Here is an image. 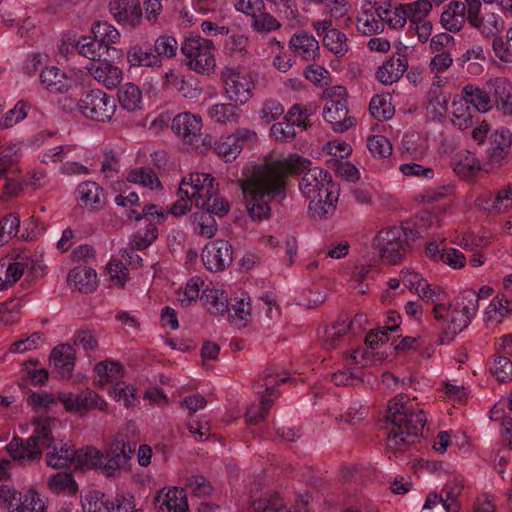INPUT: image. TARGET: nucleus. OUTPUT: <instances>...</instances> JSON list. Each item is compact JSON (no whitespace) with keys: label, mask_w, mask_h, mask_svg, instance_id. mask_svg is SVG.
<instances>
[{"label":"nucleus","mask_w":512,"mask_h":512,"mask_svg":"<svg viewBox=\"0 0 512 512\" xmlns=\"http://www.w3.org/2000/svg\"><path fill=\"white\" fill-rule=\"evenodd\" d=\"M83 512H110L108 501L103 494L91 492L82 501Z\"/></svg>","instance_id":"nucleus-64"},{"label":"nucleus","mask_w":512,"mask_h":512,"mask_svg":"<svg viewBox=\"0 0 512 512\" xmlns=\"http://www.w3.org/2000/svg\"><path fill=\"white\" fill-rule=\"evenodd\" d=\"M86 69L97 82L108 89L117 87L122 80V70L106 59L99 62H90Z\"/></svg>","instance_id":"nucleus-22"},{"label":"nucleus","mask_w":512,"mask_h":512,"mask_svg":"<svg viewBox=\"0 0 512 512\" xmlns=\"http://www.w3.org/2000/svg\"><path fill=\"white\" fill-rule=\"evenodd\" d=\"M135 451V443L130 444L125 435L117 434L103 454L102 473L106 477H116L123 471H130V460Z\"/></svg>","instance_id":"nucleus-6"},{"label":"nucleus","mask_w":512,"mask_h":512,"mask_svg":"<svg viewBox=\"0 0 512 512\" xmlns=\"http://www.w3.org/2000/svg\"><path fill=\"white\" fill-rule=\"evenodd\" d=\"M192 224L197 234L212 238L217 232V223L214 215L206 210L195 212L191 215Z\"/></svg>","instance_id":"nucleus-44"},{"label":"nucleus","mask_w":512,"mask_h":512,"mask_svg":"<svg viewBox=\"0 0 512 512\" xmlns=\"http://www.w3.org/2000/svg\"><path fill=\"white\" fill-rule=\"evenodd\" d=\"M56 424V419L51 417L45 418V427L48 430V435L46 438H43L42 450H46L45 461L47 466L60 469L66 468L73 463L75 449L63 440H58L54 437L53 429L56 427Z\"/></svg>","instance_id":"nucleus-8"},{"label":"nucleus","mask_w":512,"mask_h":512,"mask_svg":"<svg viewBox=\"0 0 512 512\" xmlns=\"http://www.w3.org/2000/svg\"><path fill=\"white\" fill-rule=\"evenodd\" d=\"M92 33L94 38L109 51L114 50L112 45L120 38L118 30L107 22H97L92 28Z\"/></svg>","instance_id":"nucleus-47"},{"label":"nucleus","mask_w":512,"mask_h":512,"mask_svg":"<svg viewBox=\"0 0 512 512\" xmlns=\"http://www.w3.org/2000/svg\"><path fill=\"white\" fill-rule=\"evenodd\" d=\"M371 115L377 120H387L393 115L391 103L381 96H374L369 104Z\"/></svg>","instance_id":"nucleus-63"},{"label":"nucleus","mask_w":512,"mask_h":512,"mask_svg":"<svg viewBox=\"0 0 512 512\" xmlns=\"http://www.w3.org/2000/svg\"><path fill=\"white\" fill-rule=\"evenodd\" d=\"M289 48L306 61H315L320 57L318 40L313 35L304 31L291 36Z\"/></svg>","instance_id":"nucleus-24"},{"label":"nucleus","mask_w":512,"mask_h":512,"mask_svg":"<svg viewBox=\"0 0 512 512\" xmlns=\"http://www.w3.org/2000/svg\"><path fill=\"white\" fill-rule=\"evenodd\" d=\"M452 303L456 311H462L473 319L479 309V296L476 294L475 290L465 289L454 298Z\"/></svg>","instance_id":"nucleus-42"},{"label":"nucleus","mask_w":512,"mask_h":512,"mask_svg":"<svg viewBox=\"0 0 512 512\" xmlns=\"http://www.w3.org/2000/svg\"><path fill=\"white\" fill-rule=\"evenodd\" d=\"M352 322L346 324L345 322L333 324L325 329L323 336V343L326 349H332L336 346L340 338L347 333L351 327Z\"/></svg>","instance_id":"nucleus-62"},{"label":"nucleus","mask_w":512,"mask_h":512,"mask_svg":"<svg viewBox=\"0 0 512 512\" xmlns=\"http://www.w3.org/2000/svg\"><path fill=\"white\" fill-rule=\"evenodd\" d=\"M153 51L158 55V59L174 58L178 51V42L172 35L162 34L154 41Z\"/></svg>","instance_id":"nucleus-50"},{"label":"nucleus","mask_w":512,"mask_h":512,"mask_svg":"<svg viewBox=\"0 0 512 512\" xmlns=\"http://www.w3.org/2000/svg\"><path fill=\"white\" fill-rule=\"evenodd\" d=\"M200 301L211 315L224 316L230 306L226 292L215 288H205Z\"/></svg>","instance_id":"nucleus-30"},{"label":"nucleus","mask_w":512,"mask_h":512,"mask_svg":"<svg viewBox=\"0 0 512 512\" xmlns=\"http://www.w3.org/2000/svg\"><path fill=\"white\" fill-rule=\"evenodd\" d=\"M158 230L155 224L149 223L145 229L135 233L131 239L132 250H143L149 247L157 238Z\"/></svg>","instance_id":"nucleus-55"},{"label":"nucleus","mask_w":512,"mask_h":512,"mask_svg":"<svg viewBox=\"0 0 512 512\" xmlns=\"http://www.w3.org/2000/svg\"><path fill=\"white\" fill-rule=\"evenodd\" d=\"M308 164V159L298 154H291L286 158L257 166L252 175L241 183L251 218L254 220L269 218L270 199L284 196L287 177L293 173L302 172Z\"/></svg>","instance_id":"nucleus-1"},{"label":"nucleus","mask_w":512,"mask_h":512,"mask_svg":"<svg viewBox=\"0 0 512 512\" xmlns=\"http://www.w3.org/2000/svg\"><path fill=\"white\" fill-rule=\"evenodd\" d=\"M127 180L129 182L140 184L144 187H148L151 189L158 188L161 186V183L156 173L152 169L144 167L132 170L128 174Z\"/></svg>","instance_id":"nucleus-52"},{"label":"nucleus","mask_w":512,"mask_h":512,"mask_svg":"<svg viewBox=\"0 0 512 512\" xmlns=\"http://www.w3.org/2000/svg\"><path fill=\"white\" fill-rule=\"evenodd\" d=\"M312 27L322 39L323 46L334 56L341 58L349 52L350 46L346 34L334 28L331 20L314 21Z\"/></svg>","instance_id":"nucleus-13"},{"label":"nucleus","mask_w":512,"mask_h":512,"mask_svg":"<svg viewBox=\"0 0 512 512\" xmlns=\"http://www.w3.org/2000/svg\"><path fill=\"white\" fill-rule=\"evenodd\" d=\"M463 100L471 104L478 112L486 113L491 110V99L488 95L487 81L482 85L467 84L462 88Z\"/></svg>","instance_id":"nucleus-28"},{"label":"nucleus","mask_w":512,"mask_h":512,"mask_svg":"<svg viewBox=\"0 0 512 512\" xmlns=\"http://www.w3.org/2000/svg\"><path fill=\"white\" fill-rule=\"evenodd\" d=\"M228 320L237 328L247 325L250 320V304L241 299L226 312Z\"/></svg>","instance_id":"nucleus-58"},{"label":"nucleus","mask_w":512,"mask_h":512,"mask_svg":"<svg viewBox=\"0 0 512 512\" xmlns=\"http://www.w3.org/2000/svg\"><path fill=\"white\" fill-rule=\"evenodd\" d=\"M58 399L63 403L67 411L77 413L81 416L94 408L101 411L107 408L105 400L90 389H85L78 394L60 393Z\"/></svg>","instance_id":"nucleus-14"},{"label":"nucleus","mask_w":512,"mask_h":512,"mask_svg":"<svg viewBox=\"0 0 512 512\" xmlns=\"http://www.w3.org/2000/svg\"><path fill=\"white\" fill-rule=\"evenodd\" d=\"M311 162L303 169L299 189L309 201L308 213L313 219L331 217L339 197V187L332 181L331 175L319 167L309 168ZM301 174V172L299 173Z\"/></svg>","instance_id":"nucleus-3"},{"label":"nucleus","mask_w":512,"mask_h":512,"mask_svg":"<svg viewBox=\"0 0 512 512\" xmlns=\"http://www.w3.org/2000/svg\"><path fill=\"white\" fill-rule=\"evenodd\" d=\"M232 245L225 240L208 243L201 254L203 264L212 272L222 271L232 263Z\"/></svg>","instance_id":"nucleus-16"},{"label":"nucleus","mask_w":512,"mask_h":512,"mask_svg":"<svg viewBox=\"0 0 512 512\" xmlns=\"http://www.w3.org/2000/svg\"><path fill=\"white\" fill-rule=\"evenodd\" d=\"M100 386H104L109 382L118 380L123 376V366L118 362L102 361L96 364L94 368Z\"/></svg>","instance_id":"nucleus-46"},{"label":"nucleus","mask_w":512,"mask_h":512,"mask_svg":"<svg viewBox=\"0 0 512 512\" xmlns=\"http://www.w3.org/2000/svg\"><path fill=\"white\" fill-rule=\"evenodd\" d=\"M217 186L214 177L210 174L191 173L188 180L183 178L181 181L178 194L189 196L195 206L202 210L217 194Z\"/></svg>","instance_id":"nucleus-9"},{"label":"nucleus","mask_w":512,"mask_h":512,"mask_svg":"<svg viewBox=\"0 0 512 512\" xmlns=\"http://www.w3.org/2000/svg\"><path fill=\"white\" fill-rule=\"evenodd\" d=\"M214 43L199 35H191L181 45L185 63L190 70L198 73H210L216 67Z\"/></svg>","instance_id":"nucleus-5"},{"label":"nucleus","mask_w":512,"mask_h":512,"mask_svg":"<svg viewBox=\"0 0 512 512\" xmlns=\"http://www.w3.org/2000/svg\"><path fill=\"white\" fill-rule=\"evenodd\" d=\"M154 506L158 510L168 512H187L188 503L184 490L177 487H164L154 496Z\"/></svg>","instance_id":"nucleus-21"},{"label":"nucleus","mask_w":512,"mask_h":512,"mask_svg":"<svg viewBox=\"0 0 512 512\" xmlns=\"http://www.w3.org/2000/svg\"><path fill=\"white\" fill-rule=\"evenodd\" d=\"M384 419L389 430L387 449L394 454L405 452L415 444L426 424L424 412L416 411L403 394L389 401Z\"/></svg>","instance_id":"nucleus-2"},{"label":"nucleus","mask_w":512,"mask_h":512,"mask_svg":"<svg viewBox=\"0 0 512 512\" xmlns=\"http://www.w3.org/2000/svg\"><path fill=\"white\" fill-rule=\"evenodd\" d=\"M171 128L186 143L192 144L200 135L202 120L189 112L180 113L174 117Z\"/></svg>","instance_id":"nucleus-23"},{"label":"nucleus","mask_w":512,"mask_h":512,"mask_svg":"<svg viewBox=\"0 0 512 512\" xmlns=\"http://www.w3.org/2000/svg\"><path fill=\"white\" fill-rule=\"evenodd\" d=\"M16 504L10 512H44L45 502L36 491H27L24 495H16Z\"/></svg>","instance_id":"nucleus-38"},{"label":"nucleus","mask_w":512,"mask_h":512,"mask_svg":"<svg viewBox=\"0 0 512 512\" xmlns=\"http://www.w3.org/2000/svg\"><path fill=\"white\" fill-rule=\"evenodd\" d=\"M434 317L437 320H443L447 324L442 328L439 337V344H448L454 340L455 336L469 326L471 318L462 311H456L451 302L449 306L436 304L433 308Z\"/></svg>","instance_id":"nucleus-12"},{"label":"nucleus","mask_w":512,"mask_h":512,"mask_svg":"<svg viewBox=\"0 0 512 512\" xmlns=\"http://www.w3.org/2000/svg\"><path fill=\"white\" fill-rule=\"evenodd\" d=\"M115 109L114 98L100 89L90 90L80 98V113L92 120H110Z\"/></svg>","instance_id":"nucleus-10"},{"label":"nucleus","mask_w":512,"mask_h":512,"mask_svg":"<svg viewBox=\"0 0 512 512\" xmlns=\"http://www.w3.org/2000/svg\"><path fill=\"white\" fill-rule=\"evenodd\" d=\"M487 88L491 110L495 107L503 115L512 116V83L504 77H496L487 81Z\"/></svg>","instance_id":"nucleus-17"},{"label":"nucleus","mask_w":512,"mask_h":512,"mask_svg":"<svg viewBox=\"0 0 512 512\" xmlns=\"http://www.w3.org/2000/svg\"><path fill=\"white\" fill-rule=\"evenodd\" d=\"M240 104L218 103L208 109V117L219 124H237L241 118Z\"/></svg>","instance_id":"nucleus-32"},{"label":"nucleus","mask_w":512,"mask_h":512,"mask_svg":"<svg viewBox=\"0 0 512 512\" xmlns=\"http://www.w3.org/2000/svg\"><path fill=\"white\" fill-rule=\"evenodd\" d=\"M251 27L258 33H270L278 30L281 24L274 16L262 10L252 17Z\"/></svg>","instance_id":"nucleus-56"},{"label":"nucleus","mask_w":512,"mask_h":512,"mask_svg":"<svg viewBox=\"0 0 512 512\" xmlns=\"http://www.w3.org/2000/svg\"><path fill=\"white\" fill-rule=\"evenodd\" d=\"M109 9L119 24L136 27L142 19L139 0H110Z\"/></svg>","instance_id":"nucleus-20"},{"label":"nucleus","mask_w":512,"mask_h":512,"mask_svg":"<svg viewBox=\"0 0 512 512\" xmlns=\"http://www.w3.org/2000/svg\"><path fill=\"white\" fill-rule=\"evenodd\" d=\"M358 31L364 35L380 33L384 29L383 12L380 8L372 12L365 10L358 17Z\"/></svg>","instance_id":"nucleus-37"},{"label":"nucleus","mask_w":512,"mask_h":512,"mask_svg":"<svg viewBox=\"0 0 512 512\" xmlns=\"http://www.w3.org/2000/svg\"><path fill=\"white\" fill-rule=\"evenodd\" d=\"M127 61L131 66L161 67L162 60L152 52L149 46L134 45L127 52Z\"/></svg>","instance_id":"nucleus-35"},{"label":"nucleus","mask_w":512,"mask_h":512,"mask_svg":"<svg viewBox=\"0 0 512 512\" xmlns=\"http://www.w3.org/2000/svg\"><path fill=\"white\" fill-rule=\"evenodd\" d=\"M120 106L128 112H136L142 106V92L134 83H125L118 89Z\"/></svg>","instance_id":"nucleus-36"},{"label":"nucleus","mask_w":512,"mask_h":512,"mask_svg":"<svg viewBox=\"0 0 512 512\" xmlns=\"http://www.w3.org/2000/svg\"><path fill=\"white\" fill-rule=\"evenodd\" d=\"M20 318V302L16 299L0 303V325H12Z\"/></svg>","instance_id":"nucleus-60"},{"label":"nucleus","mask_w":512,"mask_h":512,"mask_svg":"<svg viewBox=\"0 0 512 512\" xmlns=\"http://www.w3.org/2000/svg\"><path fill=\"white\" fill-rule=\"evenodd\" d=\"M41 83L52 93H65L71 88L67 75L57 67H48L40 74Z\"/></svg>","instance_id":"nucleus-31"},{"label":"nucleus","mask_w":512,"mask_h":512,"mask_svg":"<svg viewBox=\"0 0 512 512\" xmlns=\"http://www.w3.org/2000/svg\"><path fill=\"white\" fill-rule=\"evenodd\" d=\"M222 80L225 94L230 101L244 105L252 97L254 83L248 73L225 67L222 71Z\"/></svg>","instance_id":"nucleus-11"},{"label":"nucleus","mask_w":512,"mask_h":512,"mask_svg":"<svg viewBox=\"0 0 512 512\" xmlns=\"http://www.w3.org/2000/svg\"><path fill=\"white\" fill-rule=\"evenodd\" d=\"M77 195L82 205L90 209L98 210L106 204L104 189L96 182H82L77 187Z\"/></svg>","instance_id":"nucleus-26"},{"label":"nucleus","mask_w":512,"mask_h":512,"mask_svg":"<svg viewBox=\"0 0 512 512\" xmlns=\"http://www.w3.org/2000/svg\"><path fill=\"white\" fill-rule=\"evenodd\" d=\"M323 118L338 133L347 131L355 121L354 117L348 116L347 102L344 99L328 100L323 109Z\"/></svg>","instance_id":"nucleus-19"},{"label":"nucleus","mask_w":512,"mask_h":512,"mask_svg":"<svg viewBox=\"0 0 512 512\" xmlns=\"http://www.w3.org/2000/svg\"><path fill=\"white\" fill-rule=\"evenodd\" d=\"M250 508L252 512H289L283 499L274 492L254 499Z\"/></svg>","instance_id":"nucleus-39"},{"label":"nucleus","mask_w":512,"mask_h":512,"mask_svg":"<svg viewBox=\"0 0 512 512\" xmlns=\"http://www.w3.org/2000/svg\"><path fill=\"white\" fill-rule=\"evenodd\" d=\"M288 378H280L278 375L266 370L263 374V381L265 385L266 395L261 397L258 404L251 405L246 412V420L250 424H258L266 418L269 409L272 406L273 399L270 396H275L274 387L285 383Z\"/></svg>","instance_id":"nucleus-15"},{"label":"nucleus","mask_w":512,"mask_h":512,"mask_svg":"<svg viewBox=\"0 0 512 512\" xmlns=\"http://www.w3.org/2000/svg\"><path fill=\"white\" fill-rule=\"evenodd\" d=\"M487 163L500 167L507 159L512 146V133L507 128L494 131L489 138Z\"/></svg>","instance_id":"nucleus-18"},{"label":"nucleus","mask_w":512,"mask_h":512,"mask_svg":"<svg viewBox=\"0 0 512 512\" xmlns=\"http://www.w3.org/2000/svg\"><path fill=\"white\" fill-rule=\"evenodd\" d=\"M484 208L489 213H504L512 206V186H508L491 195L486 201Z\"/></svg>","instance_id":"nucleus-45"},{"label":"nucleus","mask_w":512,"mask_h":512,"mask_svg":"<svg viewBox=\"0 0 512 512\" xmlns=\"http://www.w3.org/2000/svg\"><path fill=\"white\" fill-rule=\"evenodd\" d=\"M367 147L374 157L385 158L392 154V145L388 138L382 135H373L367 140Z\"/></svg>","instance_id":"nucleus-61"},{"label":"nucleus","mask_w":512,"mask_h":512,"mask_svg":"<svg viewBox=\"0 0 512 512\" xmlns=\"http://www.w3.org/2000/svg\"><path fill=\"white\" fill-rule=\"evenodd\" d=\"M213 149L219 156L225 158L227 161L235 159L242 151L240 144H236V140L231 135L216 140Z\"/></svg>","instance_id":"nucleus-53"},{"label":"nucleus","mask_w":512,"mask_h":512,"mask_svg":"<svg viewBox=\"0 0 512 512\" xmlns=\"http://www.w3.org/2000/svg\"><path fill=\"white\" fill-rule=\"evenodd\" d=\"M470 25L486 38L496 36L505 28L503 18L495 12H487L480 15Z\"/></svg>","instance_id":"nucleus-34"},{"label":"nucleus","mask_w":512,"mask_h":512,"mask_svg":"<svg viewBox=\"0 0 512 512\" xmlns=\"http://www.w3.org/2000/svg\"><path fill=\"white\" fill-rule=\"evenodd\" d=\"M418 237L419 232L410 226H393L380 231L372 247L384 263L394 265L402 260L406 249Z\"/></svg>","instance_id":"nucleus-4"},{"label":"nucleus","mask_w":512,"mask_h":512,"mask_svg":"<svg viewBox=\"0 0 512 512\" xmlns=\"http://www.w3.org/2000/svg\"><path fill=\"white\" fill-rule=\"evenodd\" d=\"M465 3L451 1L441 15V24L449 32H459L465 22Z\"/></svg>","instance_id":"nucleus-33"},{"label":"nucleus","mask_w":512,"mask_h":512,"mask_svg":"<svg viewBox=\"0 0 512 512\" xmlns=\"http://www.w3.org/2000/svg\"><path fill=\"white\" fill-rule=\"evenodd\" d=\"M50 364L62 377H70L75 365V351L69 344H61L53 348Z\"/></svg>","instance_id":"nucleus-27"},{"label":"nucleus","mask_w":512,"mask_h":512,"mask_svg":"<svg viewBox=\"0 0 512 512\" xmlns=\"http://www.w3.org/2000/svg\"><path fill=\"white\" fill-rule=\"evenodd\" d=\"M69 284H73L82 293H91L97 287L96 271L88 266H77L67 276Z\"/></svg>","instance_id":"nucleus-29"},{"label":"nucleus","mask_w":512,"mask_h":512,"mask_svg":"<svg viewBox=\"0 0 512 512\" xmlns=\"http://www.w3.org/2000/svg\"><path fill=\"white\" fill-rule=\"evenodd\" d=\"M408 68L405 56L390 57L376 71V79L384 85L397 82Z\"/></svg>","instance_id":"nucleus-25"},{"label":"nucleus","mask_w":512,"mask_h":512,"mask_svg":"<svg viewBox=\"0 0 512 512\" xmlns=\"http://www.w3.org/2000/svg\"><path fill=\"white\" fill-rule=\"evenodd\" d=\"M480 170V162L474 153L465 151L458 155V160L454 164V171L463 176L470 177Z\"/></svg>","instance_id":"nucleus-49"},{"label":"nucleus","mask_w":512,"mask_h":512,"mask_svg":"<svg viewBox=\"0 0 512 512\" xmlns=\"http://www.w3.org/2000/svg\"><path fill=\"white\" fill-rule=\"evenodd\" d=\"M203 285V281L194 277L191 278L187 283L183 291L177 292V300L182 307H189L197 301L200 292V288Z\"/></svg>","instance_id":"nucleus-54"},{"label":"nucleus","mask_w":512,"mask_h":512,"mask_svg":"<svg viewBox=\"0 0 512 512\" xmlns=\"http://www.w3.org/2000/svg\"><path fill=\"white\" fill-rule=\"evenodd\" d=\"M76 48L79 54L91 60V62H99L102 57L109 55L103 45H101L94 37H82L78 40Z\"/></svg>","instance_id":"nucleus-43"},{"label":"nucleus","mask_w":512,"mask_h":512,"mask_svg":"<svg viewBox=\"0 0 512 512\" xmlns=\"http://www.w3.org/2000/svg\"><path fill=\"white\" fill-rule=\"evenodd\" d=\"M20 219L17 214L10 213L0 219V244L7 243L17 235Z\"/></svg>","instance_id":"nucleus-59"},{"label":"nucleus","mask_w":512,"mask_h":512,"mask_svg":"<svg viewBox=\"0 0 512 512\" xmlns=\"http://www.w3.org/2000/svg\"><path fill=\"white\" fill-rule=\"evenodd\" d=\"M33 434L27 439L14 437L6 446V451L11 458L18 462H31L42 457L43 438L47 437L48 430L45 427V418L34 422Z\"/></svg>","instance_id":"nucleus-7"},{"label":"nucleus","mask_w":512,"mask_h":512,"mask_svg":"<svg viewBox=\"0 0 512 512\" xmlns=\"http://www.w3.org/2000/svg\"><path fill=\"white\" fill-rule=\"evenodd\" d=\"M512 312V300L504 295L496 296L485 312L488 321L501 322V320Z\"/></svg>","instance_id":"nucleus-48"},{"label":"nucleus","mask_w":512,"mask_h":512,"mask_svg":"<svg viewBox=\"0 0 512 512\" xmlns=\"http://www.w3.org/2000/svg\"><path fill=\"white\" fill-rule=\"evenodd\" d=\"M49 489L55 493H65L67 495H75L78 492V485L71 473L58 472L47 481Z\"/></svg>","instance_id":"nucleus-40"},{"label":"nucleus","mask_w":512,"mask_h":512,"mask_svg":"<svg viewBox=\"0 0 512 512\" xmlns=\"http://www.w3.org/2000/svg\"><path fill=\"white\" fill-rule=\"evenodd\" d=\"M103 453L92 447L87 446L85 448H81L79 450H75V457H73V463L75 467L78 468H98L101 470Z\"/></svg>","instance_id":"nucleus-41"},{"label":"nucleus","mask_w":512,"mask_h":512,"mask_svg":"<svg viewBox=\"0 0 512 512\" xmlns=\"http://www.w3.org/2000/svg\"><path fill=\"white\" fill-rule=\"evenodd\" d=\"M492 48L495 56L505 63H512V27L506 32V40L494 37Z\"/></svg>","instance_id":"nucleus-57"},{"label":"nucleus","mask_w":512,"mask_h":512,"mask_svg":"<svg viewBox=\"0 0 512 512\" xmlns=\"http://www.w3.org/2000/svg\"><path fill=\"white\" fill-rule=\"evenodd\" d=\"M490 371L497 381L509 382L512 380V361L507 356L496 353Z\"/></svg>","instance_id":"nucleus-51"}]
</instances>
